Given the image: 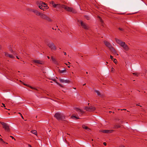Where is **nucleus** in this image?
<instances>
[{"mask_svg":"<svg viewBox=\"0 0 147 147\" xmlns=\"http://www.w3.org/2000/svg\"><path fill=\"white\" fill-rule=\"evenodd\" d=\"M31 132H32V133H33V134H34L36 135L37 134V132L35 130H32L31 131Z\"/></svg>","mask_w":147,"mask_h":147,"instance_id":"nucleus-20","label":"nucleus"},{"mask_svg":"<svg viewBox=\"0 0 147 147\" xmlns=\"http://www.w3.org/2000/svg\"><path fill=\"white\" fill-rule=\"evenodd\" d=\"M80 23L83 28L85 29H88L89 27L86 23L83 22L82 21H80Z\"/></svg>","mask_w":147,"mask_h":147,"instance_id":"nucleus-9","label":"nucleus"},{"mask_svg":"<svg viewBox=\"0 0 147 147\" xmlns=\"http://www.w3.org/2000/svg\"><path fill=\"white\" fill-rule=\"evenodd\" d=\"M119 29L120 30H123V29L121 28H119Z\"/></svg>","mask_w":147,"mask_h":147,"instance_id":"nucleus-38","label":"nucleus"},{"mask_svg":"<svg viewBox=\"0 0 147 147\" xmlns=\"http://www.w3.org/2000/svg\"><path fill=\"white\" fill-rule=\"evenodd\" d=\"M2 104L3 105V106H2V107H5V104H3V103H2Z\"/></svg>","mask_w":147,"mask_h":147,"instance_id":"nucleus-31","label":"nucleus"},{"mask_svg":"<svg viewBox=\"0 0 147 147\" xmlns=\"http://www.w3.org/2000/svg\"><path fill=\"white\" fill-rule=\"evenodd\" d=\"M61 49V48H59V49Z\"/></svg>","mask_w":147,"mask_h":147,"instance_id":"nucleus-55","label":"nucleus"},{"mask_svg":"<svg viewBox=\"0 0 147 147\" xmlns=\"http://www.w3.org/2000/svg\"><path fill=\"white\" fill-rule=\"evenodd\" d=\"M112 60L115 63H116L117 62V60L115 59H113Z\"/></svg>","mask_w":147,"mask_h":147,"instance_id":"nucleus-28","label":"nucleus"},{"mask_svg":"<svg viewBox=\"0 0 147 147\" xmlns=\"http://www.w3.org/2000/svg\"><path fill=\"white\" fill-rule=\"evenodd\" d=\"M50 4L53 5V6L54 7V5H55V3L53 1H50Z\"/></svg>","mask_w":147,"mask_h":147,"instance_id":"nucleus-24","label":"nucleus"},{"mask_svg":"<svg viewBox=\"0 0 147 147\" xmlns=\"http://www.w3.org/2000/svg\"><path fill=\"white\" fill-rule=\"evenodd\" d=\"M39 8L45 11L48 9L49 7L47 6V4L43 2L40 1L37 3Z\"/></svg>","mask_w":147,"mask_h":147,"instance_id":"nucleus-2","label":"nucleus"},{"mask_svg":"<svg viewBox=\"0 0 147 147\" xmlns=\"http://www.w3.org/2000/svg\"><path fill=\"white\" fill-rule=\"evenodd\" d=\"M82 127L83 128L86 130L87 131H90V129L88 128L87 126H85V125H83Z\"/></svg>","mask_w":147,"mask_h":147,"instance_id":"nucleus-19","label":"nucleus"},{"mask_svg":"<svg viewBox=\"0 0 147 147\" xmlns=\"http://www.w3.org/2000/svg\"><path fill=\"white\" fill-rule=\"evenodd\" d=\"M110 57L111 59H112V60H113V56H112L111 55H110Z\"/></svg>","mask_w":147,"mask_h":147,"instance_id":"nucleus-33","label":"nucleus"},{"mask_svg":"<svg viewBox=\"0 0 147 147\" xmlns=\"http://www.w3.org/2000/svg\"><path fill=\"white\" fill-rule=\"evenodd\" d=\"M64 6V5H61L60 4H55V5H54V7L56 8H63Z\"/></svg>","mask_w":147,"mask_h":147,"instance_id":"nucleus-15","label":"nucleus"},{"mask_svg":"<svg viewBox=\"0 0 147 147\" xmlns=\"http://www.w3.org/2000/svg\"><path fill=\"white\" fill-rule=\"evenodd\" d=\"M85 84H84L83 85V86H84V85H85Z\"/></svg>","mask_w":147,"mask_h":147,"instance_id":"nucleus-52","label":"nucleus"},{"mask_svg":"<svg viewBox=\"0 0 147 147\" xmlns=\"http://www.w3.org/2000/svg\"><path fill=\"white\" fill-rule=\"evenodd\" d=\"M63 8H64L65 10L68 11L72 12L73 13H75L76 12V11L74 9L72 8L68 7L65 5H64V6Z\"/></svg>","mask_w":147,"mask_h":147,"instance_id":"nucleus-6","label":"nucleus"},{"mask_svg":"<svg viewBox=\"0 0 147 147\" xmlns=\"http://www.w3.org/2000/svg\"><path fill=\"white\" fill-rule=\"evenodd\" d=\"M0 140H1V141H2L3 142H4L3 139L1 138H0Z\"/></svg>","mask_w":147,"mask_h":147,"instance_id":"nucleus-35","label":"nucleus"},{"mask_svg":"<svg viewBox=\"0 0 147 147\" xmlns=\"http://www.w3.org/2000/svg\"><path fill=\"white\" fill-rule=\"evenodd\" d=\"M103 144L105 145V146H106V145H107V144L106 142H104L103 143Z\"/></svg>","mask_w":147,"mask_h":147,"instance_id":"nucleus-36","label":"nucleus"},{"mask_svg":"<svg viewBox=\"0 0 147 147\" xmlns=\"http://www.w3.org/2000/svg\"><path fill=\"white\" fill-rule=\"evenodd\" d=\"M1 124L3 125V128L5 129L6 131L7 132L9 131V126L8 124L7 123L3 122H1Z\"/></svg>","mask_w":147,"mask_h":147,"instance_id":"nucleus-5","label":"nucleus"},{"mask_svg":"<svg viewBox=\"0 0 147 147\" xmlns=\"http://www.w3.org/2000/svg\"><path fill=\"white\" fill-rule=\"evenodd\" d=\"M126 110V109H121V110Z\"/></svg>","mask_w":147,"mask_h":147,"instance_id":"nucleus-44","label":"nucleus"},{"mask_svg":"<svg viewBox=\"0 0 147 147\" xmlns=\"http://www.w3.org/2000/svg\"><path fill=\"white\" fill-rule=\"evenodd\" d=\"M74 88V89H76V88Z\"/></svg>","mask_w":147,"mask_h":147,"instance_id":"nucleus-50","label":"nucleus"},{"mask_svg":"<svg viewBox=\"0 0 147 147\" xmlns=\"http://www.w3.org/2000/svg\"><path fill=\"white\" fill-rule=\"evenodd\" d=\"M40 16L41 18L43 19L46 20L49 22L52 21V20L49 17L44 13H41Z\"/></svg>","mask_w":147,"mask_h":147,"instance_id":"nucleus-4","label":"nucleus"},{"mask_svg":"<svg viewBox=\"0 0 147 147\" xmlns=\"http://www.w3.org/2000/svg\"><path fill=\"white\" fill-rule=\"evenodd\" d=\"M113 69H114V68L113 67H112L111 68V71H113Z\"/></svg>","mask_w":147,"mask_h":147,"instance_id":"nucleus-37","label":"nucleus"},{"mask_svg":"<svg viewBox=\"0 0 147 147\" xmlns=\"http://www.w3.org/2000/svg\"><path fill=\"white\" fill-rule=\"evenodd\" d=\"M120 147H125L123 145L121 146Z\"/></svg>","mask_w":147,"mask_h":147,"instance_id":"nucleus-43","label":"nucleus"},{"mask_svg":"<svg viewBox=\"0 0 147 147\" xmlns=\"http://www.w3.org/2000/svg\"><path fill=\"white\" fill-rule=\"evenodd\" d=\"M85 109L88 111L91 112L95 111L96 108L94 107L91 106L89 107H86Z\"/></svg>","mask_w":147,"mask_h":147,"instance_id":"nucleus-8","label":"nucleus"},{"mask_svg":"<svg viewBox=\"0 0 147 147\" xmlns=\"http://www.w3.org/2000/svg\"><path fill=\"white\" fill-rule=\"evenodd\" d=\"M57 84L59 86H61V87H63V86L61 85V84H59V83H57Z\"/></svg>","mask_w":147,"mask_h":147,"instance_id":"nucleus-30","label":"nucleus"},{"mask_svg":"<svg viewBox=\"0 0 147 147\" xmlns=\"http://www.w3.org/2000/svg\"><path fill=\"white\" fill-rule=\"evenodd\" d=\"M75 110L77 111L79 115H82L84 113V111L80 109L75 108Z\"/></svg>","mask_w":147,"mask_h":147,"instance_id":"nucleus-11","label":"nucleus"},{"mask_svg":"<svg viewBox=\"0 0 147 147\" xmlns=\"http://www.w3.org/2000/svg\"><path fill=\"white\" fill-rule=\"evenodd\" d=\"M54 117L58 120H62L65 118V116L62 113H55Z\"/></svg>","mask_w":147,"mask_h":147,"instance_id":"nucleus-3","label":"nucleus"},{"mask_svg":"<svg viewBox=\"0 0 147 147\" xmlns=\"http://www.w3.org/2000/svg\"><path fill=\"white\" fill-rule=\"evenodd\" d=\"M98 18L100 19V21L101 22V24H102L103 23V21L100 18V17L99 16H98Z\"/></svg>","mask_w":147,"mask_h":147,"instance_id":"nucleus-26","label":"nucleus"},{"mask_svg":"<svg viewBox=\"0 0 147 147\" xmlns=\"http://www.w3.org/2000/svg\"><path fill=\"white\" fill-rule=\"evenodd\" d=\"M66 65H67V63H65Z\"/></svg>","mask_w":147,"mask_h":147,"instance_id":"nucleus-54","label":"nucleus"},{"mask_svg":"<svg viewBox=\"0 0 147 147\" xmlns=\"http://www.w3.org/2000/svg\"><path fill=\"white\" fill-rule=\"evenodd\" d=\"M21 117H22V118L23 119H24V118L22 116V115H21Z\"/></svg>","mask_w":147,"mask_h":147,"instance_id":"nucleus-42","label":"nucleus"},{"mask_svg":"<svg viewBox=\"0 0 147 147\" xmlns=\"http://www.w3.org/2000/svg\"><path fill=\"white\" fill-rule=\"evenodd\" d=\"M18 113L20 114V115H22V114L20 113Z\"/></svg>","mask_w":147,"mask_h":147,"instance_id":"nucleus-45","label":"nucleus"},{"mask_svg":"<svg viewBox=\"0 0 147 147\" xmlns=\"http://www.w3.org/2000/svg\"><path fill=\"white\" fill-rule=\"evenodd\" d=\"M84 17L87 20H89L90 19V17L88 15H85Z\"/></svg>","mask_w":147,"mask_h":147,"instance_id":"nucleus-25","label":"nucleus"},{"mask_svg":"<svg viewBox=\"0 0 147 147\" xmlns=\"http://www.w3.org/2000/svg\"><path fill=\"white\" fill-rule=\"evenodd\" d=\"M47 58L48 59H49L50 58V57L49 56H47Z\"/></svg>","mask_w":147,"mask_h":147,"instance_id":"nucleus-46","label":"nucleus"},{"mask_svg":"<svg viewBox=\"0 0 147 147\" xmlns=\"http://www.w3.org/2000/svg\"><path fill=\"white\" fill-rule=\"evenodd\" d=\"M110 50H111V52L115 55H118V54H117V53L116 51L114 49V48L112 47V48H111Z\"/></svg>","mask_w":147,"mask_h":147,"instance_id":"nucleus-18","label":"nucleus"},{"mask_svg":"<svg viewBox=\"0 0 147 147\" xmlns=\"http://www.w3.org/2000/svg\"><path fill=\"white\" fill-rule=\"evenodd\" d=\"M33 62L34 63L38 64H44V62L40 60H33Z\"/></svg>","mask_w":147,"mask_h":147,"instance_id":"nucleus-12","label":"nucleus"},{"mask_svg":"<svg viewBox=\"0 0 147 147\" xmlns=\"http://www.w3.org/2000/svg\"><path fill=\"white\" fill-rule=\"evenodd\" d=\"M86 74H88V72H86Z\"/></svg>","mask_w":147,"mask_h":147,"instance_id":"nucleus-51","label":"nucleus"},{"mask_svg":"<svg viewBox=\"0 0 147 147\" xmlns=\"http://www.w3.org/2000/svg\"><path fill=\"white\" fill-rule=\"evenodd\" d=\"M59 80L60 82L63 83H69L70 82V81L69 80H64L61 78L59 79Z\"/></svg>","mask_w":147,"mask_h":147,"instance_id":"nucleus-14","label":"nucleus"},{"mask_svg":"<svg viewBox=\"0 0 147 147\" xmlns=\"http://www.w3.org/2000/svg\"><path fill=\"white\" fill-rule=\"evenodd\" d=\"M115 40L117 43L122 47L124 50L126 51L128 50L129 48L125 42L118 39L116 38Z\"/></svg>","mask_w":147,"mask_h":147,"instance_id":"nucleus-1","label":"nucleus"},{"mask_svg":"<svg viewBox=\"0 0 147 147\" xmlns=\"http://www.w3.org/2000/svg\"><path fill=\"white\" fill-rule=\"evenodd\" d=\"M16 58H17L18 59H19V58L18 57V56H16Z\"/></svg>","mask_w":147,"mask_h":147,"instance_id":"nucleus-47","label":"nucleus"},{"mask_svg":"<svg viewBox=\"0 0 147 147\" xmlns=\"http://www.w3.org/2000/svg\"><path fill=\"white\" fill-rule=\"evenodd\" d=\"M28 147H32V146L28 144Z\"/></svg>","mask_w":147,"mask_h":147,"instance_id":"nucleus-40","label":"nucleus"},{"mask_svg":"<svg viewBox=\"0 0 147 147\" xmlns=\"http://www.w3.org/2000/svg\"><path fill=\"white\" fill-rule=\"evenodd\" d=\"M64 53V55H66V53L65 52H63Z\"/></svg>","mask_w":147,"mask_h":147,"instance_id":"nucleus-41","label":"nucleus"},{"mask_svg":"<svg viewBox=\"0 0 147 147\" xmlns=\"http://www.w3.org/2000/svg\"><path fill=\"white\" fill-rule=\"evenodd\" d=\"M113 131V130H101V132L104 133H111Z\"/></svg>","mask_w":147,"mask_h":147,"instance_id":"nucleus-16","label":"nucleus"},{"mask_svg":"<svg viewBox=\"0 0 147 147\" xmlns=\"http://www.w3.org/2000/svg\"><path fill=\"white\" fill-rule=\"evenodd\" d=\"M51 59L53 62L54 63L56 61L55 59L54 58L52 57H51Z\"/></svg>","mask_w":147,"mask_h":147,"instance_id":"nucleus-27","label":"nucleus"},{"mask_svg":"<svg viewBox=\"0 0 147 147\" xmlns=\"http://www.w3.org/2000/svg\"><path fill=\"white\" fill-rule=\"evenodd\" d=\"M5 55L7 57H9L11 58H14V56L12 55L9 54L7 52L5 53Z\"/></svg>","mask_w":147,"mask_h":147,"instance_id":"nucleus-17","label":"nucleus"},{"mask_svg":"<svg viewBox=\"0 0 147 147\" xmlns=\"http://www.w3.org/2000/svg\"><path fill=\"white\" fill-rule=\"evenodd\" d=\"M133 74L136 76H138L139 75L138 73H133Z\"/></svg>","mask_w":147,"mask_h":147,"instance_id":"nucleus-29","label":"nucleus"},{"mask_svg":"<svg viewBox=\"0 0 147 147\" xmlns=\"http://www.w3.org/2000/svg\"><path fill=\"white\" fill-rule=\"evenodd\" d=\"M73 117H75V118H76L77 119H79V118L78 117H77L75 116H74Z\"/></svg>","mask_w":147,"mask_h":147,"instance_id":"nucleus-32","label":"nucleus"},{"mask_svg":"<svg viewBox=\"0 0 147 147\" xmlns=\"http://www.w3.org/2000/svg\"><path fill=\"white\" fill-rule=\"evenodd\" d=\"M47 46L52 50H56V48L54 44L52 42H50L47 44Z\"/></svg>","mask_w":147,"mask_h":147,"instance_id":"nucleus-7","label":"nucleus"},{"mask_svg":"<svg viewBox=\"0 0 147 147\" xmlns=\"http://www.w3.org/2000/svg\"><path fill=\"white\" fill-rule=\"evenodd\" d=\"M120 127V126L119 124H117L115 125L114 126V128H119Z\"/></svg>","mask_w":147,"mask_h":147,"instance_id":"nucleus-22","label":"nucleus"},{"mask_svg":"<svg viewBox=\"0 0 147 147\" xmlns=\"http://www.w3.org/2000/svg\"><path fill=\"white\" fill-rule=\"evenodd\" d=\"M10 137H11L12 138V139H14V140H15V139L14 138V137L13 136H10Z\"/></svg>","mask_w":147,"mask_h":147,"instance_id":"nucleus-34","label":"nucleus"},{"mask_svg":"<svg viewBox=\"0 0 147 147\" xmlns=\"http://www.w3.org/2000/svg\"><path fill=\"white\" fill-rule=\"evenodd\" d=\"M68 67L69 68L70 67V66L69 65V66H68Z\"/></svg>","mask_w":147,"mask_h":147,"instance_id":"nucleus-49","label":"nucleus"},{"mask_svg":"<svg viewBox=\"0 0 147 147\" xmlns=\"http://www.w3.org/2000/svg\"><path fill=\"white\" fill-rule=\"evenodd\" d=\"M31 11L34 13L36 14V15L37 16H39L41 14L40 12H39L38 10L34 9H32L31 10Z\"/></svg>","mask_w":147,"mask_h":147,"instance_id":"nucleus-13","label":"nucleus"},{"mask_svg":"<svg viewBox=\"0 0 147 147\" xmlns=\"http://www.w3.org/2000/svg\"><path fill=\"white\" fill-rule=\"evenodd\" d=\"M31 88H32V89H33V88L32 87H31Z\"/></svg>","mask_w":147,"mask_h":147,"instance_id":"nucleus-53","label":"nucleus"},{"mask_svg":"<svg viewBox=\"0 0 147 147\" xmlns=\"http://www.w3.org/2000/svg\"><path fill=\"white\" fill-rule=\"evenodd\" d=\"M104 42L105 44V45L109 48L110 49L111 48H112V47L111 45L109 43V42L107 41L106 40H105L104 41Z\"/></svg>","mask_w":147,"mask_h":147,"instance_id":"nucleus-10","label":"nucleus"},{"mask_svg":"<svg viewBox=\"0 0 147 147\" xmlns=\"http://www.w3.org/2000/svg\"><path fill=\"white\" fill-rule=\"evenodd\" d=\"M95 92L97 94L98 96H100V94L99 92L97 90H95Z\"/></svg>","mask_w":147,"mask_h":147,"instance_id":"nucleus-21","label":"nucleus"},{"mask_svg":"<svg viewBox=\"0 0 147 147\" xmlns=\"http://www.w3.org/2000/svg\"><path fill=\"white\" fill-rule=\"evenodd\" d=\"M68 63H70L69 62H68Z\"/></svg>","mask_w":147,"mask_h":147,"instance_id":"nucleus-56","label":"nucleus"},{"mask_svg":"<svg viewBox=\"0 0 147 147\" xmlns=\"http://www.w3.org/2000/svg\"><path fill=\"white\" fill-rule=\"evenodd\" d=\"M136 105L137 106H140V107H142L141 106H140V105H139L138 104H136Z\"/></svg>","mask_w":147,"mask_h":147,"instance_id":"nucleus-39","label":"nucleus"},{"mask_svg":"<svg viewBox=\"0 0 147 147\" xmlns=\"http://www.w3.org/2000/svg\"><path fill=\"white\" fill-rule=\"evenodd\" d=\"M109 113H111V111H109Z\"/></svg>","mask_w":147,"mask_h":147,"instance_id":"nucleus-48","label":"nucleus"},{"mask_svg":"<svg viewBox=\"0 0 147 147\" xmlns=\"http://www.w3.org/2000/svg\"><path fill=\"white\" fill-rule=\"evenodd\" d=\"M65 71H66L65 69H64L63 70H61L60 69L59 70V71L60 73H63V72H65Z\"/></svg>","mask_w":147,"mask_h":147,"instance_id":"nucleus-23","label":"nucleus"}]
</instances>
